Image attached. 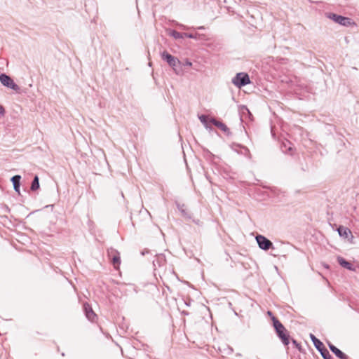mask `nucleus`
<instances>
[{
  "label": "nucleus",
  "instance_id": "f257e3e1",
  "mask_svg": "<svg viewBox=\"0 0 359 359\" xmlns=\"http://www.w3.org/2000/svg\"><path fill=\"white\" fill-rule=\"evenodd\" d=\"M272 322L278 337L285 346H287L290 344V335L288 331L275 316H272Z\"/></svg>",
  "mask_w": 359,
  "mask_h": 359
},
{
  "label": "nucleus",
  "instance_id": "f03ea898",
  "mask_svg": "<svg viewBox=\"0 0 359 359\" xmlns=\"http://www.w3.org/2000/svg\"><path fill=\"white\" fill-rule=\"evenodd\" d=\"M310 338L313 341L314 346L320 352L323 359H332V357L328 350L318 339H317L313 334H310Z\"/></svg>",
  "mask_w": 359,
  "mask_h": 359
},
{
  "label": "nucleus",
  "instance_id": "7ed1b4c3",
  "mask_svg": "<svg viewBox=\"0 0 359 359\" xmlns=\"http://www.w3.org/2000/svg\"><path fill=\"white\" fill-rule=\"evenodd\" d=\"M232 83L237 87L241 88L250 83L249 75L247 73H237L232 79Z\"/></svg>",
  "mask_w": 359,
  "mask_h": 359
},
{
  "label": "nucleus",
  "instance_id": "20e7f679",
  "mask_svg": "<svg viewBox=\"0 0 359 359\" xmlns=\"http://www.w3.org/2000/svg\"><path fill=\"white\" fill-rule=\"evenodd\" d=\"M0 81L3 86L13 89L16 92H19L20 90V88L13 81V80L6 74H1L0 75Z\"/></svg>",
  "mask_w": 359,
  "mask_h": 359
},
{
  "label": "nucleus",
  "instance_id": "39448f33",
  "mask_svg": "<svg viewBox=\"0 0 359 359\" xmlns=\"http://www.w3.org/2000/svg\"><path fill=\"white\" fill-rule=\"evenodd\" d=\"M255 239L259 245V248L263 250L266 251L271 248H274L273 243L262 235H257L255 237Z\"/></svg>",
  "mask_w": 359,
  "mask_h": 359
},
{
  "label": "nucleus",
  "instance_id": "423d86ee",
  "mask_svg": "<svg viewBox=\"0 0 359 359\" xmlns=\"http://www.w3.org/2000/svg\"><path fill=\"white\" fill-rule=\"evenodd\" d=\"M107 255L115 269H118L121 264L120 253L112 248L107 250Z\"/></svg>",
  "mask_w": 359,
  "mask_h": 359
},
{
  "label": "nucleus",
  "instance_id": "0eeeda50",
  "mask_svg": "<svg viewBox=\"0 0 359 359\" xmlns=\"http://www.w3.org/2000/svg\"><path fill=\"white\" fill-rule=\"evenodd\" d=\"M161 58L165 61L175 71H176L175 67H177L180 64V60L177 57L172 56L167 51H163L161 53Z\"/></svg>",
  "mask_w": 359,
  "mask_h": 359
},
{
  "label": "nucleus",
  "instance_id": "6e6552de",
  "mask_svg": "<svg viewBox=\"0 0 359 359\" xmlns=\"http://www.w3.org/2000/svg\"><path fill=\"white\" fill-rule=\"evenodd\" d=\"M83 310L86 318L91 322H95L97 318V315L95 313L91 306L88 304H83Z\"/></svg>",
  "mask_w": 359,
  "mask_h": 359
},
{
  "label": "nucleus",
  "instance_id": "1a4fd4ad",
  "mask_svg": "<svg viewBox=\"0 0 359 359\" xmlns=\"http://www.w3.org/2000/svg\"><path fill=\"white\" fill-rule=\"evenodd\" d=\"M170 35L172 36H173L175 39H181V38H183L184 36H186V37H188L190 39H196L198 33L197 32L181 33V32L173 30L170 32Z\"/></svg>",
  "mask_w": 359,
  "mask_h": 359
},
{
  "label": "nucleus",
  "instance_id": "9d476101",
  "mask_svg": "<svg viewBox=\"0 0 359 359\" xmlns=\"http://www.w3.org/2000/svg\"><path fill=\"white\" fill-rule=\"evenodd\" d=\"M328 346L330 349V351L339 358L340 359H348V357L343 353L341 350H339L338 348H337L333 344L329 343Z\"/></svg>",
  "mask_w": 359,
  "mask_h": 359
},
{
  "label": "nucleus",
  "instance_id": "9b49d317",
  "mask_svg": "<svg viewBox=\"0 0 359 359\" xmlns=\"http://www.w3.org/2000/svg\"><path fill=\"white\" fill-rule=\"evenodd\" d=\"M337 262L338 263L344 268L348 269V270H350V271H355V268L353 266V265L347 262L345 259H344L343 257H337Z\"/></svg>",
  "mask_w": 359,
  "mask_h": 359
},
{
  "label": "nucleus",
  "instance_id": "f8f14e48",
  "mask_svg": "<svg viewBox=\"0 0 359 359\" xmlns=\"http://www.w3.org/2000/svg\"><path fill=\"white\" fill-rule=\"evenodd\" d=\"M21 176L16 175L11 177V182L13 185L14 190L20 194Z\"/></svg>",
  "mask_w": 359,
  "mask_h": 359
},
{
  "label": "nucleus",
  "instance_id": "ddd939ff",
  "mask_svg": "<svg viewBox=\"0 0 359 359\" xmlns=\"http://www.w3.org/2000/svg\"><path fill=\"white\" fill-rule=\"evenodd\" d=\"M210 122L217 128H219L224 133H229V128L222 122L216 120L215 118H211Z\"/></svg>",
  "mask_w": 359,
  "mask_h": 359
},
{
  "label": "nucleus",
  "instance_id": "4468645a",
  "mask_svg": "<svg viewBox=\"0 0 359 359\" xmlns=\"http://www.w3.org/2000/svg\"><path fill=\"white\" fill-rule=\"evenodd\" d=\"M337 231L341 237L345 238H348L349 235H351V230L348 228L345 227L344 226H339L337 228Z\"/></svg>",
  "mask_w": 359,
  "mask_h": 359
},
{
  "label": "nucleus",
  "instance_id": "2eb2a0df",
  "mask_svg": "<svg viewBox=\"0 0 359 359\" xmlns=\"http://www.w3.org/2000/svg\"><path fill=\"white\" fill-rule=\"evenodd\" d=\"M327 15L329 20L334 21L336 22H341V21L346 20V18L342 17L341 15H337L334 13H327Z\"/></svg>",
  "mask_w": 359,
  "mask_h": 359
},
{
  "label": "nucleus",
  "instance_id": "dca6fc26",
  "mask_svg": "<svg viewBox=\"0 0 359 359\" xmlns=\"http://www.w3.org/2000/svg\"><path fill=\"white\" fill-rule=\"evenodd\" d=\"M39 189V177L37 175H36L32 182L31 190L36 191Z\"/></svg>",
  "mask_w": 359,
  "mask_h": 359
},
{
  "label": "nucleus",
  "instance_id": "f3484780",
  "mask_svg": "<svg viewBox=\"0 0 359 359\" xmlns=\"http://www.w3.org/2000/svg\"><path fill=\"white\" fill-rule=\"evenodd\" d=\"M199 119L203 123H205L207 121V116L205 115H201L199 117Z\"/></svg>",
  "mask_w": 359,
  "mask_h": 359
},
{
  "label": "nucleus",
  "instance_id": "a211bd4d",
  "mask_svg": "<svg viewBox=\"0 0 359 359\" xmlns=\"http://www.w3.org/2000/svg\"><path fill=\"white\" fill-rule=\"evenodd\" d=\"M5 114V109L2 105H0V116H4Z\"/></svg>",
  "mask_w": 359,
  "mask_h": 359
},
{
  "label": "nucleus",
  "instance_id": "6ab92c4d",
  "mask_svg": "<svg viewBox=\"0 0 359 359\" xmlns=\"http://www.w3.org/2000/svg\"><path fill=\"white\" fill-rule=\"evenodd\" d=\"M184 65H185V66H189V67H190V66H191V65H192V63H191V62H190L189 60H187L185 61V62H184Z\"/></svg>",
  "mask_w": 359,
  "mask_h": 359
},
{
  "label": "nucleus",
  "instance_id": "aec40b11",
  "mask_svg": "<svg viewBox=\"0 0 359 359\" xmlns=\"http://www.w3.org/2000/svg\"><path fill=\"white\" fill-rule=\"evenodd\" d=\"M292 343H293V344H294L297 348H299V344L297 342V341H296V340L292 339Z\"/></svg>",
  "mask_w": 359,
  "mask_h": 359
},
{
  "label": "nucleus",
  "instance_id": "412c9836",
  "mask_svg": "<svg viewBox=\"0 0 359 359\" xmlns=\"http://www.w3.org/2000/svg\"><path fill=\"white\" fill-rule=\"evenodd\" d=\"M267 314H268L269 316H271V319H272V316H274L273 315L272 312H271V311H269L267 312Z\"/></svg>",
  "mask_w": 359,
  "mask_h": 359
},
{
  "label": "nucleus",
  "instance_id": "4be33fe9",
  "mask_svg": "<svg viewBox=\"0 0 359 359\" xmlns=\"http://www.w3.org/2000/svg\"><path fill=\"white\" fill-rule=\"evenodd\" d=\"M288 150L289 151L292 150V147L290 146L288 147Z\"/></svg>",
  "mask_w": 359,
  "mask_h": 359
},
{
  "label": "nucleus",
  "instance_id": "5701e85b",
  "mask_svg": "<svg viewBox=\"0 0 359 359\" xmlns=\"http://www.w3.org/2000/svg\"><path fill=\"white\" fill-rule=\"evenodd\" d=\"M198 29H203V27H198Z\"/></svg>",
  "mask_w": 359,
  "mask_h": 359
}]
</instances>
